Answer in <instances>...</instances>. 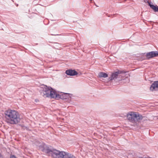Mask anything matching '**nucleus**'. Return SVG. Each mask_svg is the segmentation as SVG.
I'll return each mask as SVG.
<instances>
[{
	"mask_svg": "<svg viewBox=\"0 0 158 158\" xmlns=\"http://www.w3.org/2000/svg\"><path fill=\"white\" fill-rule=\"evenodd\" d=\"M10 158H16L14 156H12L10 157Z\"/></svg>",
	"mask_w": 158,
	"mask_h": 158,
	"instance_id": "obj_15",
	"label": "nucleus"
},
{
	"mask_svg": "<svg viewBox=\"0 0 158 158\" xmlns=\"http://www.w3.org/2000/svg\"><path fill=\"white\" fill-rule=\"evenodd\" d=\"M150 89L152 91L158 90V81H155L151 85Z\"/></svg>",
	"mask_w": 158,
	"mask_h": 158,
	"instance_id": "obj_6",
	"label": "nucleus"
},
{
	"mask_svg": "<svg viewBox=\"0 0 158 158\" xmlns=\"http://www.w3.org/2000/svg\"><path fill=\"white\" fill-rule=\"evenodd\" d=\"M127 120L130 122L134 123H136L143 119L142 116L138 113L130 111L126 115Z\"/></svg>",
	"mask_w": 158,
	"mask_h": 158,
	"instance_id": "obj_4",
	"label": "nucleus"
},
{
	"mask_svg": "<svg viewBox=\"0 0 158 158\" xmlns=\"http://www.w3.org/2000/svg\"><path fill=\"white\" fill-rule=\"evenodd\" d=\"M153 57L158 56V51H154L153 53Z\"/></svg>",
	"mask_w": 158,
	"mask_h": 158,
	"instance_id": "obj_11",
	"label": "nucleus"
},
{
	"mask_svg": "<svg viewBox=\"0 0 158 158\" xmlns=\"http://www.w3.org/2000/svg\"><path fill=\"white\" fill-rule=\"evenodd\" d=\"M70 158H75V157L73 155H70Z\"/></svg>",
	"mask_w": 158,
	"mask_h": 158,
	"instance_id": "obj_13",
	"label": "nucleus"
},
{
	"mask_svg": "<svg viewBox=\"0 0 158 158\" xmlns=\"http://www.w3.org/2000/svg\"><path fill=\"white\" fill-rule=\"evenodd\" d=\"M44 151L54 158H69L68 154L63 151L60 152L56 149L51 150L48 148L44 149Z\"/></svg>",
	"mask_w": 158,
	"mask_h": 158,
	"instance_id": "obj_3",
	"label": "nucleus"
},
{
	"mask_svg": "<svg viewBox=\"0 0 158 158\" xmlns=\"http://www.w3.org/2000/svg\"><path fill=\"white\" fill-rule=\"evenodd\" d=\"M148 3L151 8L152 9L154 12H158V6H154V5H152L149 2Z\"/></svg>",
	"mask_w": 158,
	"mask_h": 158,
	"instance_id": "obj_7",
	"label": "nucleus"
},
{
	"mask_svg": "<svg viewBox=\"0 0 158 158\" xmlns=\"http://www.w3.org/2000/svg\"><path fill=\"white\" fill-rule=\"evenodd\" d=\"M98 77H99L106 78L108 77V75L106 73L101 72L99 73Z\"/></svg>",
	"mask_w": 158,
	"mask_h": 158,
	"instance_id": "obj_9",
	"label": "nucleus"
},
{
	"mask_svg": "<svg viewBox=\"0 0 158 158\" xmlns=\"http://www.w3.org/2000/svg\"><path fill=\"white\" fill-rule=\"evenodd\" d=\"M5 117L7 123L11 124H17L20 121L19 113L14 110L9 109L4 113Z\"/></svg>",
	"mask_w": 158,
	"mask_h": 158,
	"instance_id": "obj_1",
	"label": "nucleus"
},
{
	"mask_svg": "<svg viewBox=\"0 0 158 158\" xmlns=\"http://www.w3.org/2000/svg\"><path fill=\"white\" fill-rule=\"evenodd\" d=\"M65 73L68 75H69V69L67 70L65 72Z\"/></svg>",
	"mask_w": 158,
	"mask_h": 158,
	"instance_id": "obj_12",
	"label": "nucleus"
},
{
	"mask_svg": "<svg viewBox=\"0 0 158 158\" xmlns=\"http://www.w3.org/2000/svg\"><path fill=\"white\" fill-rule=\"evenodd\" d=\"M118 81H120V80L118 79Z\"/></svg>",
	"mask_w": 158,
	"mask_h": 158,
	"instance_id": "obj_17",
	"label": "nucleus"
},
{
	"mask_svg": "<svg viewBox=\"0 0 158 158\" xmlns=\"http://www.w3.org/2000/svg\"><path fill=\"white\" fill-rule=\"evenodd\" d=\"M78 75L79 76L80 75L75 70L70 69V76H76Z\"/></svg>",
	"mask_w": 158,
	"mask_h": 158,
	"instance_id": "obj_8",
	"label": "nucleus"
},
{
	"mask_svg": "<svg viewBox=\"0 0 158 158\" xmlns=\"http://www.w3.org/2000/svg\"><path fill=\"white\" fill-rule=\"evenodd\" d=\"M153 51L151 52L147 53L146 54V56L148 58H153Z\"/></svg>",
	"mask_w": 158,
	"mask_h": 158,
	"instance_id": "obj_10",
	"label": "nucleus"
},
{
	"mask_svg": "<svg viewBox=\"0 0 158 158\" xmlns=\"http://www.w3.org/2000/svg\"><path fill=\"white\" fill-rule=\"evenodd\" d=\"M42 88L43 89L42 90V92H41V93L44 97H50L52 98H57L58 97L62 99L66 98L65 97H64L63 95L65 96L67 94H63L62 96L59 94L57 95L51 87H47L46 85H43Z\"/></svg>",
	"mask_w": 158,
	"mask_h": 158,
	"instance_id": "obj_2",
	"label": "nucleus"
},
{
	"mask_svg": "<svg viewBox=\"0 0 158 158\" xmlns=\"http://www.w3.org/2000/svg\"><path fill=\"white\" fill-rule=\"evenodd\" d=\"M52 35H59L58 34H56V35H54V34H51Z\"/></svg>",
	"mask_w": 158,
	"mask_h": 158,
	"instance_id": "obj_16",
	"label": "nucleus"
},
{
	"mask_svg": "<svg viewBox=\"0 0 158 158\" xmlns=\"http://www.w3.org/2000/svg\"><path fill=\"white\" fill-rule=\"evenodd\" d=\"M144 2L145 3H149L148 1V0H144Z\"/></svg>",
	"mask_w": 158,
	"mask_h": 158,
	"instance_id": "obj_14",
	"label": "nucleus"
},
{
	"mask_svg": "<svg viewBox=\"0 0 158 158\" xmlns=\"http://www.w3.org/2000/svg\"><path fill=\"white\" fill-rule=\"evenodd\" d=\"M121 73V72L118 71L113 72L109 78L108 79L110 81L115 80L118 78V77H119L120 76L119 75Z\"/></svg>",
	"mask_w": 158,
	"mask_h": 158,
	"instance_id": "obj_5",
	"label": "nucleus"
}]
</instances>
